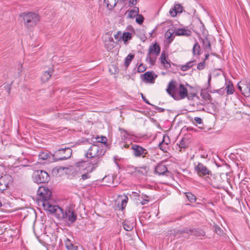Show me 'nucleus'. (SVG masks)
<instances>
[{"mask_svg":"<svg viewBox=\"0 0 250 250\" xmlns=\"http://www.w3.org/2000/svg\"><path fill=\"white\" fill-rule=\"evenodd\" d=\"M166 91L175 100L184 99L188 96V89L182 83L178 84L174 79L168 83Z\"/></svg>","mask_w":250,"mask_h":250,"instance_id":"1","label":"nucleus"},{"mask_svg":"<svg viewBox=\"0 0 250 250\" xmlns=\"http://www.w3.org/2000/svg\"><path fill=\"white\" fill-rule=\"evenodd\" d=\"M105 152L106 150L104 148L102 145L93 144L87 150L85 156L89 159L96 158L97 159L93 162H95L97 160L100 162V158L104 156Z\"/></svg>","mask_w":250,"mask_h":250,"instance_id":"2","label":"nucleus"},{"mask_svg":"<svg viewBox=\"0 0 250 250\" xmlns=\"http://www.w3.org/2000/svg\"><path fill=\"white\" fill-rule=\"evenodd\" d=\"M20 16L22 18L24 26L28 29L35 26L40 21V16L35 12H24Z\"/></svg>","mask_w":250,"mask_h":250,"instance_id":"3","label":"nucleus"},{"mask_svg":"<svg viewBox=\"0 0 250 250\" xmlns=\"http://www.w3.org/2000/svg\"><path fill=\"white\" fill-rule=\"evenodd\" d=\"M160 46L157 42L150 45L146 57V62H149L151 66L154 65L157 56L160 54Z\"/></svg>","mask_w":250,"mask_h":250,"instance_id":"4","label":"nucleus"},{"mask_svg":"<svg viewBox=\"0 0 250 250\" xmlns=\"http://www.w3.org/2000/svg\"><path fill=\"white\" fill-rule=\"evenodd\" d=\"M58 218L62 220L67 223H73L77 218V215L76 212L70 208H66L65 210L62 209L60 214H58Z\"/></svg>","mask_w":250,"mask_h":250,"instance_id":"5","label":"nucleus"},{"mask_svg":"<svg viewBox=\"0 0 250 250\" xmlns=\"http://www.w3.org/2000/svg\"><path fill=\"white\" fill-rule=\"evenodd\" d=\"M72 152L69 147L59 149L52 154L53 159L55 161L66 160L71 157Z\"/></svg>","mask_w":250,"mask_h":250,"instance_id":"6","label":"nucleus"},{"mask_svg":"<svg viewBox=\"0 0 250 250\" xmlns=\"http://www.w3.org/2000/svg\"><path fill=\"white\" fill-rule=\"evenodd\" d=\"M130 145L132 153L135 158H148L149 154L147 149L137 144L131 143Z\"/></svg>","mask_w":250,"mask_h":250,"instance_id":"7","label":"nucleus"},{"mask_svg":"<svg viewBox=\"0 0 250 250\" xmlns=\"http://www.w3.org/2000/svg\"><path fill=\"white\" fill-rule=\"evenodd\" d=\"M33 178L38 184L46 183L50 180V176L45 171L38 170L34 172Z\"/></svg>","mask_w":250,"mask_h":250,"instance_id":"8","label":"nucleus"},{"mask_svg":"<svg viewBox=\"0 0 250 250\" xmlns=\"http://www.w3.org/2000/svg\"><path fill=\"white\" fill-rule=\"evenodd\" d=\"M37 194L39 196V202L43 203L50 200L52 193L47 188L41 187L37 191Z\"/></svg>","mask_w":250,"mask_h":250,"instance_id":"9","label":"nucleus"},{"mask_svg":"<svg viewBox=\"0 0 250 250\" xmlns=\"http://www.w3.org/2000/svg\"><path fill=\"white\" fill-rule=\"evenodd\" d=\"M128 168L130 169L132 174H134L135 176H146L147 172L149 171V167L146 166H143L141 167H135L132 166H128Z\"/></svg>","mask_w":250,"mask_h":250,"instance_id":"10","label":"nucleus"},{"mask_svg":"<svg viewBox=\"0 0 250 250\" xmlns=\"http://www.w3.org/2000/svg\"><path fill=\"white\" fill-rule=\"evenodd\" d=\"M12 182L13 178L9 174H5L1 176L0 177V192L7 189Z\"/></svg>","mask_w":250,"mask_h":250,"instance_id":"11","label":"nucleus"},{"mask_svg":"<svg viewBox=\"0 0 250 250\" xmlns=\"http://www.w3.org/2000/svg\"><path fill=\"white\" fill-rule=\"evenodd\" d=\"M42 205L45 210H48L51 213H54L57 218H58V214L60 213L61 210H62V208L59 206L52 205L50 200L42 203Z\"/></svg>","mask_w":250,"mask_h":250,"instance_id":"12","label":"nucleus"},{"mask_svg":"<svg viewBox=\"0 0 250 250\" xmlns=\"http://www.w3.org/2000/svg\"><path fill=\"white\" fill-rule=\"evenodd\" d=\"M158 76L153 71H147L141 75V78L145 83H154Z\"/></svg>","mask_w":250,"mask_h":250,"instance_id":"13","label":"nucleus"},{"mask_svg":"<svg viewBox=\"0 0 250 250\" xmlns=\"http://www.w3.org/2000/svg\"><path fill=\"white\" fill-rule=\"evenodd\" d=\"M195 170L199 176L211 175V171L201 163H199L195 167Z\"/></svg>","mask_w":250,"mask_h":250,"instance_id":"14","label":"nucleus"},{"mask_svg":"<svg viewBox=\"0 0 250 250\" xmlns=\"http://www.w3.org/2000/svg\"><path fill=\"white\" fill-rule=\"evenodd\" d=\"M99 163V160H97L94 163H91L90 165H91L90 169L84 170L85 172V173L83 174L81 176V179L83 180H85L86 179H89L90 178L91 176L90 175V173L94 171L96 167H98Z\"/></svg>","mask_w":250,"mask_h":250,"instance_id":"15","label":"nucleus"},{"mask_svg":"<svg viewBox=\"0 0 250 250\" xmlns=\"http://www.w3.org/2000/svg\"><path fill=\"white\" fill-rule=\"evenodd\" d=\"M94 162H95L92 161L88 162L85 161H81L76 163L75 164V166L77 168H78L80 170H85L90 169V168L91 167V165H90V163Z\"/></svg>","mask_w":250,"mask_h":250,"instance_id":"16","label":"nucleus"},{"mask_svg":"<svg viewBox=\"0 0 250 250\" xmlns=\"http://www.w3.org/2000/svg\"><path fill=\"white\" fill-rule=\"evenodd\" d=\"M167 58H168V55L166 54L165 51H162L160 60L161 63L164 65V67L166 69L171 67L170 62V61H167Z\"/></svg>","mask_w":250,"mask_h":250,"instance_id":"17","label":"nucleus"},{"mask_svg":"<svg viewBox=\"0 0 250 250\" xmlns=\"http://www.w3.org/2000/svg\"><path fill=\"white\" fill-rule=\"evenodd\" d=\"M191 33L192 32L190 30L185 28H178L175 32V35L178 36L188 37L191 35Z\"/></svg>","mask_w":250,"mask_h":250,"instance_id":"18","label":"nucleus"},{"mask_svg":"<svg viewBox=\"0 0 250 250\" xmlns=\"http://www.w3.org/2000/svg\"><path fill=\"white\" fill-rule=\"evenodd\" d=\"M142 196L141 197V195L139 194L134 192V196L138 197V200L140 201L141 205H144L148 204L149 201V197L148 196L144 194H142Z\"/></svg>","mask_w":250,"mask_h":250,"instance_id":"19","label":"nucleus"},{"mask_svg":"<svg viewBox=\"0 0 250 250\" xmlns=\"http://www.w3.org/2000/svg\"><path fill=\"white\" fill-rule=\"evenodd\" d=\"M167 171V167L163 164H159L155 168V172L159 175H164Z\"/></svg>","mask_w":250,"mask_h":250,"instance_id":"20","label":"nucleus"},{"mask_svg":"<svg viewBox=\"0 0 250 250\" xmlns=\"http://www.w3.org/2000/svg\"><path fill=\"white\" fill-rule=\"evenodd\" d=\"M115 42L111 37H108V40L104 41V47L108 51L111 50L115 47Z\"/></svg>","mask_w":250,"mask_h":250,"instance_id":"21","label":"nucleus"},{"mask_svg":"<svg viewBox=\"0 0 250 250\" xmlns=\"http://www.w3.org/2000/svg\"><path fill=\"white\" fill-rule=\"evenodd\" d=\"M201 41L202 42V44L204 48L208 52H209L211 51V47L210 42L208 39V37H205L204 38H201Z\"/></svg>","mask_w":250,"mask_h":250,"instance_id":"22","label":"nucleus"},{"mask_svg":"<svg viewBox=\"0 0 250 250\" xmlns=\"http://www.w3.org/2000/svg\"><path fill=\"white\" fill-rule=\"evenodd\" d=\"M243 85V92L242 94L247 97H250V83L246 82L241 83Z\"/></svg>","mask_w":250,"mask_h":250,"instance_id":"23","label":"nucleus"},{"mask_svg":"<svg viewBox=\"0 0 250 250\" xmlns=\"http://www.w3.org/2000/svg\"><path fill=\"white\" fill-rule=\"evenodd\" d=\"M64 243L67 250H78V246L74 245L69 239L66 238Z\"/></svg>","mask_w":250,"mask_h":250,"instance_id":"24","label":"nucleus"},{"mask_svg":"<svg viewBox=\"0 0 250 250\" xmlns=\"http://www.w3.org/2000/svg\"><path fill=\"white\" fill-rule=\"evenodd\" d=\"M54 71V70L52 68L49 69L48 71H46L42 74L41 79L43 82H46L50 79L52 74Z\"/></svg>","mask_w":250,"mask_h":250,"instance_id":"25","label":"nucleus"},{"mask_svg":"<svg viewBox=\"0 0 250 250\" xmlns=\"http://www.w3.org/2000/svg\"><path fill=\"white\" fill-rule=\"evenodd\" d=\"M226 87L225 90H226L227 95H231L234 92V87L231 81H229L226 83Z\"/></svg>","mask_w":250,"mask_h":250,"instance_id":"26","label":"nucleus"},{"mask_svg":"<svg viewBox=\"0 0 250 250\" xmlns=\"http://www.w3.org/2000/svg\"><path fill=\"white\" fill-rule=\"evenodd\" d=\"M139 12V8L135 6L133 9L128 11L127 17L130 19H133L135 18L137 15H138Z\"/></svg>","mask_w":250,"mask_h":250,"instance_id":"27","label":"nucleus"},{"mask_svg":"<svg viewBox=\"0 0 250 250\" xmlns=\"http://www.w3.org/2000/svg\"><path fill=\"white\" fill-rule=\"evenodd\" d=\"M201 47L198 42L195 41L193 48L192 54L194 56H199L200 55Z\"/></svg>","mask_w":250,"mask_h":250,"instance_id":"28","label":"nucleus"},{"mask_svg":"<svg viewBox=\"0 0 250 250\" xmlns=\"http://www.w3.org/2000/svg\"><path fill=\"white\" fill-rule=\"evenodd\" d=\"M104 2L109 10H112L117 4V0H104Z\"/></svg>","mask_w":250,"mask_h":250,"instance_id":"29","label":"nucleus"},{"mask_svg":"<svg viewBox=\"0 0 250 250\" xmlns=\"http://www.w3.org/2000/svg\"><path fill=\"white\" fill-rule=\"evenodd\" d=\"M200 95L204 100L211 102V96L206 89L201 90Z\"/></svg>","mask_w":250,"mask_h":250,"instance_id":"30","label":"nucleus"},{"mask_svg":"<svg viewBox=\"0 0 250 250\" xmlns=\"http://www.w3.org/2000/svg\"><path fill=\"white\" fill-rule=\"evenodd\" d=\"M128 198L127 195H124L122 197L121 204L119 203L118 207L121 210H124L126 206Z\"/></svg>","mask_w":250,"mask_h":250,"instance_id":"31","label":"nucleus"},{"mask_svg":"<svg viewBox=\"0 0 250 250\" xmlns=\"http://www.w3.org/2000/svg\"><path fill=\"white\" fill-rule=\"evenodd\" d=\"M190 232H191V235H193L195 236H200L205 235V232L202 229H191V231Z\"/></svg>","mask_w":250,"mask_h":250,"instance_id":"32","label":"nucleus"},{"mask_svg":"<svg viewBox=\"0 0 250 250\" xmlns=\"http://www.w3.org/2000/svg\"><path fill=\"white\" fill-rule=\"evenodd\" d=\"M195 62V60H193L188 62L186 64L183 65L181 66V70L183 71H186L188 70L194 65V62Z\"/></svg>","mask_w":250,"mask_h":250,"instance_id":"33","label":"nucleus"},{"mask_svg":"<svg viewBox=\"0 0 250 250\" xmlns=\"http://www.w3.org/2000/svg\"><path fill=\"white\" fill-rule=\"evenodd\" d=\"M124 229L126 231H131L133 228V223L128 221H125L123 224Z\"/></svg>","mask_w":250,"mask_h":250,"instance_id":"34","label":"nucleus"},{"mask_svg":"<svg viewBox=\"0 0 250 250\" xmlns=\"http://www.w3.org/2000/svg\"><path fill=\"white\" fill-rule=\"evenodd\" d=\"M134 58L133 54H129L125 58V66L126 68H127L130 62Z\"/></svg>","mask_w":250,"mask_h":250,"instance_id":"35","label":"nucleus"},{"mask_svg":"<svg viewBox=\"0 0 250 250\" xmlns=\"http://www.w3.org/2000/svg\"><path fill=\"white\" fill-rule=\"evenodd\" d=\"M173 33V30L169 29L165 33V36L169 42H171L174 40V37L172 36Z\"/></svg>","mask_w":250,"mask_h":250,"instance_id":"36","label":"nucleus"},{"mask_svg":"<svg viewBox=\"0 0 250 250\" xmlns=\"http://www.w3.org/2000/svg\"><path fill=\"white\" fill-rule=\"evenodd\" d=\"M121 37V39H122L123 41L125 42L131 39L132 35L130 33L126 32H124Z\"/></svg>","mask_w":250,"mask_h":250,"instance_id":"37","label":"nucleus"},{"mask_svg":"<svg viewBox=\"0 0 250 250\" xmlns=\"http://www.w3.org/2000/svg\"><path fill=\"white\" fill-rule=\"evenodd\" d=\"M164 142H165V141L160 142L159 144V147L164 152H166L168 149L169 145H168V143H164Z\"/></svg>","mask_w":250,"mask_h":250,"instance_id":"38","label":"nucleus"},{"mask_svg":"<svg viewBox=\"0 0 250 250\" xmlns=\"http://www.w3.org/2000/svg\"><path fill=\"white\" fill-rule=\"evenodd\" d=\"M50 157V153L46 152H41L39 154V159L46 160Z\"/></svg>","mask_w":250,"mask_h":250,"instance_id":"39","label":"nucleus"},{"mask_svg":"<svg viewBox=\"0 0 250 250\" xmlns=\"http://www.w3.org/2000/svg\"><path fill=\"white\" fill-rule=\"evenodd\" d=\"M185 194L186 197L190 203H194L196 201V196L191 192H187Z\"/></svg>","mask_w":250,"mask_h":250,"instance_id":"40","label":"nucleus"},{"mask_svg":"<svg viewBox=\"0 0 250 250\" xmlns=\"http://www.w3.org/2000/svg\"><path fill=\"white\" fill-rule=\"evenodd\" d=\"M96 142L104 144L105 146H107V139L106 137L102 136L101 137H97L96 138Z\"/></svg>","mask_w":250,"mask_h":250,"instance_id":"41","label":"nucleus"},{"mask_svg":"<svg viewBox=\"0 0 250 250\" xmlns=\"http://www.w3.org/2000/svg\"><path fill=\"white\" fill-rule=\"evenodd\" d=\"M178 146L179 148H180V151L182 152V149H183L184 151L185 150L186 148L187 147L186 141L184 139H182L180 141L179 144H178Z\"/></svg>","mask_w":250,"mask_h":250,"instance_id":"42","label":"nucleus"},{"mask_svg":"<svg viewBox=\"0 0 250 250\" xmlns=\"http://www.w3.org/2000/svg\"><path fill=\"white\" fill-rule=\"evenodd\" d=\"M119 130L121 131V133L122 134L124 133L123 137L124 139H127L129 138V136L130 135V134L126 130L123 128H119Z\"/></svg>","mask_w":250,"mask_h":250,"instance_id":"43","label":"nucleus"},{"mask_svg":"<svg viewBox=\"0 0 250 250\" xmlns=\"http://www.w3.org/2000/svg\"><path fill=\"white\" fill-rule=\"evenodd\" d=\"M191 231V229H189V228H184V229H179V230H177V231H176V233L177 234H183L184 233H189V231Z\"/></svg>","mask_w":250,"mask_h":250,"instance_id":"44","label":"nucleus"},{"mask_svg":"<svg viewBox=\"0 0 250 250\" xmlns=\"http://www.w3.org/2000/svg\"><path fill=\"white\" fill-rule=\"evenodd\" d=\"M137 17L136 19V21L137 23L139 24H142L144 21V17L143 16V15L140 14L137 15Z\"/></svg>","mask_w":250,"mask_h":250,"instance_id":"45","label":"nucleus"},{"mask_svg":"<svg viewBox=\"0 0 250 250\" xmlns=\"http://www.w3.org/2000/svg\"><path fill=\"white\" fill-rule=\"evenodd\" d=\"M215 232L219 235H221L223 233V230L217 225L213 226Z\"/></svg>","mask_w":250,"mask_h":250,"instance_id":"46","label":"nucleus"},{"mask_svg":"<svg viewBox=\"0 0 250 250\" xmlns=\"http://www.w3.org/2000/svg\"><path fill=\"white\" fill-rule=\"evenodd\" d=\"M174 9L175 10L177 13H181L183 12V7L180 4H176L174 6Z\"/></svg>","mask_w":250,"mask_h":250,"instance_id":"47","label":"nucleus"},{"mask_svg":"<svg viewBox=\"0 0 250 250\" xmlns=\"http://www.w3.org/2000/svg\"><path fill=\"white\" fill-rule=\"evenodd\" d=\"M206 66V62L205 61L199 63L197 66V69L199 70H201L204 69Z\"/></svg>","mask_w":250,"mask_h":250,"instance_id":"48","label":"nucleus"},{"mask_svg":"<svg viewBox=\"0 0 250 250\" xmlns=\"http://www.w3.org/2000/svg\"><path fill=\"white\" fill-rule=\"evenodd\" d=\"M109 71L113 74H116L118 72L119 69L116 65H112L111 67L109 68Z\"/></svg>","mask_w":250,"mask_h":250,"instance_id":"49","label":"nucleus"},{"mask_svg":"<svg viewBox=\"0 0 250 250\" xmlns=\"http://www.w3.org/2000/svg\"><path fill=\"white\" fill-rule=\"evenodd\" d=\"M146 67L143 64L141 63L138 67V72L142 73L146 71Z\"/></svg>","mask_w":250,"mask_h":250,"instance_id":"50","label":"nucleus"},{"mask_svg":"<svg viewBox=\"0 0 250 250\" xmlns=\"http://www.w3.org/2000/svg\"><path fill=\"white\" fill-rule=\"evenodd\" d=\"M169 14L172 17H175L177 16V13L175 10L173 8L169 10Z\"/></svg>","mask_w":250,"mask_h":250,"instance_id":"51","label":"nucleus"},{"mask_svg":"<svg viewBox=\"0 0 250 250\" xmlns=\"http://www.w3.org/2000/svg\"><path fill=\"white\" fill-rule=\"evenodd\" d=\"M121 32L118 31L117 34L114 35V37L116 40L120 41L121 39Z\"/></svg>","mask_w":250,"mask_h":250,"instance_id":"52","label":"nucleus"},{"mask_svg":"<svg viewBox=\"0 0 250 250\" xmlns=\"http://www.w3.org/2000/svg\"><path fill=\"white\" fill-rule=\"evenodd\" d=\"M141 97L142 98V99L143 100V101L147 104H149V105H152L153 106V104H151L148 101V100H147V99L146 98V97L143 95V93H141Z\"/></svg>","mask_w":250,"mask_h":250,"instance_id":"53","label":"nucleus"},{"mask_svg":"<svg viewBox=\"0 0 250 250\" xmlns=\"http://www.w3.org/2000/svg\"><path fill=\"white\" fill-rule=\"evenodd\" d=\"M194 121L198 124H201L203 123L202 119L201 118L196 117L194 119Z\"/></svg>","mask_w":250,"mask_h":250,"instance_id":"54","label":"nucleus"},{"mask_svg":"<svg viewBox=\"0 0 250 250\" xmlns=\"http://www.w3.org/2000/svg\"><path fill=\"white\" fill-rule=\"evenodd\" d=\"M196 95V94L194 93H189V94L188 93V96L186 98H188V100H192Z\"/></svg>","mask_w":250,"mask_h":250,"instance_id":"55","label":"nucleus"},{"mask_svg":"<svg viewBox=\"0 0 250 250\" xmlns=\"http://www.w3.org/2000/svg\"><path fill=\"white\" fill-rule=\"evenodd\" d=\"M162 141H165V142H164V143H168V145H169V144L170 143V140H169L168 136L166 135H164L163 136V139Z\"/></svg>","mask_w":250,"mask_h":250,"instance_id":"56","label":"nucleus"},{"mask_svg":"<svg viewBox=\"0 0 250 250\" xmlns=\"http://www.w3.org/2000/svg\"><path fill=\"white\" fill-rule=\"evenodd\" d=\"M139 0H128L129 4L132 6L136 5Z\"/></svg>","mask_w":250,"mask_h":250,"instance_id":"57","label":"nucleus"},{"mask_svg":"<svg viewBox=\"0 0 250 250\" xmlns=\"http://www.w3.org/2000/svg\"><path fill=\"white\" fill-rule=\"evenodd\" d=\"M211 79V74H210L208 75V86L207 87V89H209V88L211 86V84H210Z\"/></svg>","mask_w":250,"mask_h":250,"instance_id":"58","label":"nucleus"},{"mask_svg":"<svg viewBox=\"0 0 250 250\" xmlns=\"http://www.w3.org/2000/svg\"><path fill=\"white\" fill-rule=\"evenodd\" d=\"M5 90L7 93L9 95L10 93L11 86L9 84H7L5 87Z\"/></svg>","mask_w":250,"mask_h":250,"instance_id":"59","label":"nucleus"},{"mask_svg":"<svg viewBox=\"0 0 250 250\" xmlns=\"http://www.w3.org/2000/svg\"><path fill=\"white\" fill-rule=\"evenodd\" d=\"M155 109L158 110L160 112H163L165 111V109L164 108H161V107H160L158 106H155Z\"/></svg>","mask_w":250,"mask_h":250,"instance_id":"60","label":"nucleus"},{"mask_svg":"<svg viewBox=\"0 0 250 250\" xmlns=\"http://www.w3.org/2000/svg\"><path fill=\"white\" fill-rule=\"evenodd\" d=\"M65 168L63 167H60L59 168L56 167L53 169V172L54 173L56 171H57L58 172H59V170L62 169L63 170Z\"/></svg>","mask_w":250,"mask_h":250,"instance_id":"61","label":"nucleus"},{"mask_svg":"<svg viewBox=\"0 0 250 250\" xmlns=\"http://www.w3.org/2000/svg\"><path fill=\"white\" fill-rule=\"evenodd\" d=\"M238 85V88L239 89V90L241 91V93L242 94V92H243V85L242 86H241L239 85V83H238L237 84Z\"/></svg>","mask_w":250,"mask_h":250,"instance_id":"62","label":"nucleus"},{"mask_svg":"<svg viewBox=\"0 0 250 250\" xmlns=\"http://www.w3.org/2000/svg\"><path fill=\"white\" fill-rule=\"evenodd\" d=\"M209 56V54L208 52V53L205 55V59L204 60V61H205V62H206V60L208 59Z\"/></svg>","mask_w":250,"mask_h":250,"instance_id":"63","label":"nucleus"},{"mask_svg":"<svg viewBox=\"0 0 250 250\" xmlns=\"http://www.w3.org/2000/svg\"><path fill=\"white\" fill-rule=\"evenodd\" d=\"M224 90H223V88H220L218 90H215V92L218 93H221V92H223Z\"/></svg>","mask_w":250,"mask_h":250,"instance_id":"64","label":"nucleus"}]
</instances>
